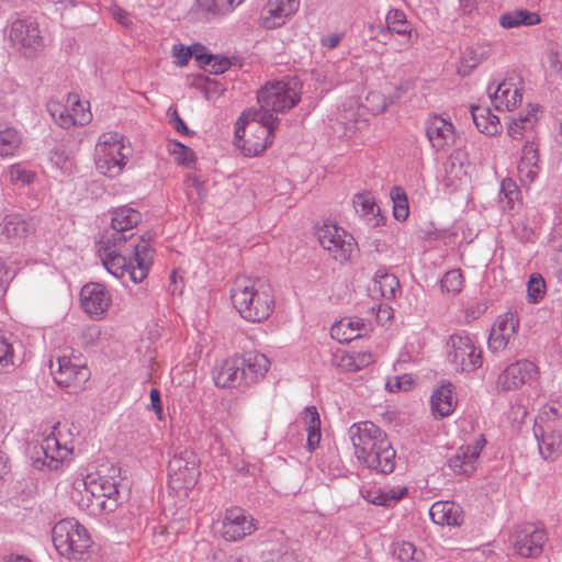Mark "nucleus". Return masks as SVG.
Listing matches in <instances>:
<instances>
[{
  "label": "nucleus",
  "instance_id": "nucleus-1",
  "mask_svg": "<svg viewBox=\"0 0 562 562\" xmlns=\"http://www.w3.org/2000/svg\"><path fill=\"white\" fill-rule=\"evenodd\" d=\"M302 85L296 78L268 82L257 93L260 109L245 110L235 125L236 136L241 138L245 133V123L254 121L261 132L262 140L249 143L246 151L250 155H261L272 143L274 130L279 124L276 113L291 110L301 100Z\"/></svg>",
  "mask_w": 562,
  "mask_h": 562
},
{
  "label": "nucleus",
  "instance_id": "nucleus-2",
  "mask_svg": "<svg viewBox=\"0 0 562 562\" xmlns=\"http://www.w3.org/2000/svg\"><path fill=\"white\" fill-rule=\"evenodd\" d=\"M99 254L108 272L122 279L123 283L126 277L134 283H140L153 263V249L148 240L130 244L100 240Z\"/></svg>",
  "mask_w": 562,
  "mask_h": 562
},
{
  "label": "nucleus",
  "instance_id": "nucleus-3",
  "mask_svg": "<svg viewBox=\"0 0 562 562\" xmlns=\"http://www.w3.org/2000/svg\"><path fill=\"white\" fill-rule=\"evenodd\" d=\"M119 481L120 469L114 465L76 480V488L81 495L79 506L91 515L114 512L119 506Z\"/></svg>",
  "mask_w": 562,
  "mask_h": 562
},
{
  "label": "nucleus",
  "instance_id": "nucleus-4",
  "mask_svg": "<svg viewBox=\"0 0 562 562\" xmlns=\"http://www.w3.org/2000/svg\"><path fill=\"white\" fill-rule=\"evenodd\" d=\"M231 299L239 315L248 322L266 321L274 310L272 286L259 278L236 277L231 289Z\"/></svg>",
  "mask_w": 562,
  "mask_h": 562
},
{
  "label": "nucleus",
  "instance_id": "nucleus-5",
  "mask_svg": "<svg viewBox=\"0 0 562 562\" xmlns=\"http://www.w3.org/2000/svg\"><path fill=\"white\" fill-rule=\"evenodd\" d=\"M79 434V426L74 422L68 419L57 422L41 442L44 459L37 458L34 460L33 465L36 469L47 467L50 471H58L63 468L64 463L72 459L75 442Z\"/></svg>",
  "mask_w": 562,
  "mask_h": 562
},
{
  "label": "nucleus",
  "instance_id": "nucleus-6",
  "mask_svg": "<svg viewBox=\"0 0 562 562\" xmlns=\"http://www.w3.org/2000/svg\"><path fill=\"white\" fill-rule=\"evenodd\" d=\"M2 33L7 46L23 57H33L44 47L38 23L32 16H11Z\"/></svg>",
  "mask_w": 562,
  "mask_h": 562
},
{
  "label": "nucleus",
  "instance_id": "nucleus-7",
  "mask_svg": "<svg viewBox=\"0 0 562 562\" xmlns=\"http://www.w3.org/2000/svg\"><path fill=\"white\" fill-rule=\"evenodd\" d=\"M130 149L125 147L124 136L117 132H105L99 136L94 148L97 170L108 177L119 176L128 159Z\"/></svg>",
  "mask_w": 562,
  "mask_h": 562
},
{
  "label": "nucleus",
  "instance_id": "nucleus-8",
  "mask_svg": "<svg viewBox=\"0 0 562 562\" xmlns=\"http://www.w3.org/2000/svg\"><path fill=\"white\" fill-rule=\"evenodd\" d=\"M52 538L58 553L67 559H80L92 544L88 530L74 518L58 521Z\"/></svg>",
  "mask_w": 562,
  "mask_h": 562
},
{
  "label": "nucleus",
  "instance_id": "nucleus-9",
  "mask_svg": "<svg viewBox=\"0 0 562 562\" xmlns=\"http://www.w3.org/2000/svg\"><path fill=\"white\" fill-rule=\"evenodd\" d=\"M447 348V358L457 371L472 373L483 364V350L477 339L465 331L450 335Z\"/></svg>",
  "mask_w": 562,
  "mask_h": 562
},
{
  "label": "nucleus",
  "instance_id": "nucleus-10",
  "mask_svg": "<svg viewBox=\"0 0 562 562\" xmlns=\"http://www.w3.org/2000/svg\"><path fill=\"white\" fill-rule=\"evenodd\" d=\"M348 436L352 443L355 456L359 462L373 464V452H384L386 434L372 422H360L352 424L348 429Z\"/></svg>",
  "mask_w": 562,
  "mask_h": 562
},
{
  "label": "nucleus",
  "instance_id": "nucleus-11",
  "mask_svg": "<svg viewBox=\"0 0 562 562\" xmlns=\"http://www.w3.org/2000/svg\"><path fill=\"white\" fill-rule=\"evenodd\" d=\"M168 462L169 481L175 488H190L200 476V460L196 453L184 447L173 448Z\"/></svg>",
  "mask_w": 562,
  "mask_h": 562
},
{
  "label": "nucleus",
  "instance_id": "nucleus-12",
  "mask_svg": "<svg viewBox=\"0 0 562 562\" xmlns=\"http://www.w3.org/2000/svg\"><path fill=\"white\" fill-rule=\"evenodd\" d=\"M142 221V214L126 205L111 211V227L104 232L100 240L116 244L139 243L145 240L142 237H135L134 229Z\"/></svg>",
  "mask_w": 562,
  "mask_h": 562
},
{
  "label": "nucleus",
  "instance_id": "nucleus-13",
  "mask_svg": "<svg viewBox=\"0 0 562 562\" xmlns=\"http://www.w3.org/2000/svg\"><path fill=\"white\" fill-rule=\"evenodd\" d=\"M317 238L321 246L338 261L351 259L357 251L353 236L335 223L323 224L317 231Z\"/></svg>",
  "mask_w": 562,
  "mask_h": 562
},
{
  "label": "nucleus",
  "instance_id": "nucleus-14",
  "mask_svg": "<svg viewBox=\"0 0 562 562\" xmlns=\"http://www.w3.org/2000/svg\"><path fill=\"white\" fill-rule=\"evenodd\" d=\"M540 378L539 367L530 360L520 359L509 363L497 376L496 389L501 392L520 390Z\"/></svg>",
  "mask_w": 562,
  "mask_h": 562
},
{
  "label": "nucleus",
  "instance_id": "nucleus-15",
  "mask_svg": "<svg viewBox=\"0 0 562 562\" xmlns=\"http://www.w3.org/2000/svg\"><path fill=\"white\" fill-rule=\"evenodd\" d=\"M56 368L52 363L50 369L55 382L68 393H78L83 390L90 378L89 369L83 364L74 363L70 358L63 356L57 358Z\"/></svg>",
  "mask_w": 562,
  "mask_h": 562
},
{
  "label": "nucleus",
  "instance_id": "nucleus-16",
  "mask_svg": "<svg viewBox=\"0 0 562 562\" xmlns=\"http://www.w3.org/2000/svg\"><path fill=\"white\" fill-rule=\"evenodd\" d=\"M254 517L240 507L227 508L221 521V536L224 540L236 542L256 531Z\"/></svg>",
  "mask_w": 562,
  "mask_h": 562
},
{
  "label": "nucleus",
  "instance_id": "nucleus-17",
  "mask_svg": "<svg viewBox=\"0 0 562 562\" xmlns=\"http://www.w3.org/2000/svg\"><path fill=\"white\" fill-rule=\"evenodd\" d=\"M426 136L436 151L449 150L457 140V131L449 117L432 114L425 122Z\"/></svg>",
  "mask_w": 562,
  "mask_h": 562
},
{
  "label": "nucleus",
  "instance_id": "nucleus-18",
  "mask_svg": "<svg viewBox=\"0 0 562 562\" xmlns=\"http://www.w3.org/2000/svg\"><path fill=\"white\" fill-rule=\"evenodd\" d=\"M547 540L546 530L535 525L521 526L514 532L512 538L516 553L524 558L540 554Z\"/></svg>",
  "mask_w": 562,
  "mask_h": 562
},
{
  "label": "nucleus",
  "instance_id": "nucleus-19",
  "mask_svg": "<svg viewBox=\"0 0 562 562\" xmlns=\"http://www.w3.org/2000/svg\"><path fill=\"white\" fill-rule=\"evenodd\" d=\"M299 8L300 0H268L260 11L259 24L267 30L280 27Z\"/></svg>",
  "mask_w": 562,
  "mask_h": 562
},
{
  "label": "nucleus",
  "instance_id": "nucleus-20",
  "mask_svg": "<svg viewBox=\"0 0 562 562\" xmlns=\"http://www.w3.org/2000/svg\"><path fill=\"white\" fill-rule=\"evenodd\" d=\"M487 91L492 104L498 111H512L522 99L519 81L516 78H505L501 82L491 83Z\"/></svg>",
  "mask_w": 562,
  "mask_h": 562
},
{
  "label": "nucleus",
  "instance_id": "nucleus-21",
  "mask_svg": "<svg viewBox=\"0 0 562 562\" xmlns=\"http://www.w3.org/2000/svg\"><path fill=\"white\" fill-rule=\"evenodd\" d=\"M519 327V318L513 312L499 315L491 329L488 349L496 353L505 350L509 341L516 336Z\"/></svg>",
  "mask_w": 562,
  "mask_h": 562
},
{
  "label": "nucleus",
  "instance_id": "nucleus-22",
  "mask_svg": "<svg viewBox=\"0 0 562 562\" xmlns=\"http://www.w3.org/2000/svg\"><path fill=\"white\" fill-rule=\"evenodd\" d=\"M486 443L483 436H480L473 443L461 446L456 453L448 459V467L459 475H470L476 470L479 457Z\"/></svg>",
  "mask_w": 562,
  "mask_h": 562
},
{
  "label": "nucleus",
  "instance_id": "nucleus-23",
  "mask_svg": "<svg viewBox=\"0 0 562 562\" xmlns=\"http://www.w3.org/2000/svg\"><path fill=\"white\" fill-rule=\"evenodd\" d=\"M82 310L92 318H101L109 310L112 297L101 283H88L80 292Z\"/></svg>",
  "mask_w": 562,
  "mask_h": 562
},
{
  "label": "nucleus",
  "instance_id": "nucleus-24",
  "mask_svg": "<svg viewBox=\"0 0 562 562\" xmlns=\"http://www.w3.org/2000/svg\"><path fill=\"white\" fill-rule=\"evenodd\" d=\"M32 231L31 221L20 213H8L0 223V236L12 245L22 244Z\"/></svg>",
  "mask_w": 562,
  "mask_h": 562
},
{
  "label": "nucleus",
  "instance_id": "nucleus-25",
  "mask_svg": "<svg viewBox=\"0 0 562 562\" xmlns=\"http://www.w3.org/2000/svg\"><path fill=\"white\" fill-rule=\"evenodd\" d=\"M385 24L393 35H398L402 40L398 42L402 49H408L417 40L418 34L413 24L407 20L406 14L398 9H391L385 15Z\"/></svg>",
  "mask_w": 562,
  "mask_h": 562
},
{
  "label": "nucleus",
  "instance_id": "nucleus-26",
  "mask_svg": "<svg viewBox=\"0 0 562 562\" xmlns=\"http://www.w3.org/2000/svg\"><path fill=\"white\" fill-rule=\"evenodd\" d=\"M431 520L440 526H461L464 520V514L460 505L454 502L439 501L431 505L429 509Z\"/></svg>",
  "mask_w": 562,
  "mask_h": 562
},
{
  "label": "nucleus",
  "instance_id": "nucleus-27",
  "mask_svg": "<svg viewBox=\"0 0 562 562\" xmlns=\"http://www.w3.org/2000/svg\"><path fill=\"white\" fill-rule=\"evenodd\" d=\"M239 357L225 359L214 371V382L220 387H237L245 384Z\"/></svg>",
  "mask_w": 562,
  "mask_h": 562
},
{
  "label": "nucleus",
  "instance_id": "nucleus-28",
  "mask_svg": "<svg viewBox=\"0 0 562 562\" xmlns=\"http://www.w3.org/2000/svg\"><path fill=\"white\" fill-rule=\"evenodd\" d=\"M539 105L530 104L517 116L512 117L507 127L508 135L514 139H521L528 133L533 132L539 122Z\"/></svg>",
  "mask_w": 562,
  "mask_h": 562
},
{
  "label": "nucleus",
  "instance_id": "nucleus-29",
  "mask_svg": "<svg viewBox=\"0 0 562 562\" xmlns=\"http://www.w3.org/2000/svg\"><path fill=\"white\" fill-rule=\"evenodd\" d=\"M239 360L243 362L240 366L245 385L263 378L270 367V360L260 352H247Z\"/></svg>",
  "mask_w": 562,
  "mask_h": 562
},
{
  "label": "nucleus",
  "instance_id": "nucleus-30",
  "mask_svg": "<svg viewBox=\"0 0 562 562\" xmlns=\"http://www.w3.org/2000/svg\"><path fill=\"white\" fill-rule=\"evenodd\" d=\"M368 324L359 317H344L330 327V336L341 344H347L367 331Z\"/></svg>",
  "mask_w": 562,
  "mask_h": 562
},
{
  "label": "nucleus",
  "instance_id": "nucleus-31",
  "mask_svg": "<svg viewBox=\"0 0 562 562\" xmlns=\"http://www.w3.org/2000/svg\"><path fill=\"white\" fill-rule=\"evenodd\" d=\"M352 204L356 213L369 226L378 227L384 223V217L380 215V207L370 192L357 193L353 196Z\"/></svg>",
  "mask_w": 562,
  "mask_h": 562
},
{
  "label": "nucleus",
  "instance_id": "nucleus-32",
  "mask_svg": "<svg viewBox=\"0 0 562 562\" xmlns=\"http://www.w3.org/2000/svg\"><path fill=\"white\" fill-rule=\"evenodd\" d=\"M457 401L453 396V385L443 382L436 387L430 397L431 412L435 416L443 418L453 413Z\"/></svg>",
  "mask_w": 562,
  "mask_h": 562
},
{
  "label": "nucleus",
  "instance_id": "nucleus-33",
  "mask_svg": "<svg viewBox=\"0 0 562 562\" xmlns=\"http://www.w3.org/2000/svg\"><path fill=\"white\" fill-rule=\"evenodd\" d=\"M535 438L538 442L539 453L543 460L555 461L562 457V434L548 431L536 427Z\"/></svg>",
  "mask_w": 562,
  "mask_h": 562
},
{
  "label": "nucleus",
  "instance_id": "nucleus-34",
  "mask_svg": "<svg viewBox=\"0 0 562 562\" xmlns=\"http://www.w3.org/2000/svg\"><path fill=\"white\" fill-rule=\"evenodd\" d=\"M493 52V47L488 43H476L464 48L460 58L458 68L459 74L468 76L482 61L487 59Z\"/></svg>",
  "mask_w": 562,
  "mask_h": 562
},
{
  "label": "nucleus",
  "instance_id": "nucleus-35",
  "mask_svg": "<svg viewBox=\"0 0 562 562\" xmlns=\"http://www.w3.org/2000/svg\"><path fill=\"white\" fill-rule=\"evenodd\" d=\"M517 170L524 183H531L538 177V148L533 142H526Z\"/></svg>",
  "mask_w": 562,
  "mask_h": 562
},
{
  "label": "nucleus",
  "instance_id": "nucleus-36",
  "mask_svg": "<svg viewBox=\"0 0 562 562\" xmlns=\"http://www.w3.org/2000/svg\"><path fill=\"white\" fill-rule=\"evenodd\" d=\"M407 493L406 487L371 488L362 492L363 498L373 505L391 507Z\"/></svg>",
  "mask_w": 562,
  "mask_h": 562
},
{
  "label": "nucleus",
  "instance_id": "nucleus-37",
  "mask_svg": "<svg viewBox=\"0 0 562 562\" xmlns=\"http://www.w3.org/2000/svg\"><path fill=\"white\" fill-rule=\"evenodd\" d=\"M498 21L504 29H515L537 25L541 22V16L539 13L527 9H514L503 13Z\"/></svg>",
  "mask_w": 562,
  "mask_h": 562
},
{
  "label": "nucleus",
  "instance_id": "nucleus-38",
  "mask_svg": "<svg viewBox=\"0 0 562 562\" xmlns=\"http://www.w3.org/2000/svg\"><path fill=\"white\" fill-rule=\"evenodd\" d=\"M471 115L476 128L486 135H495L501 128L498 117L491 109L483 105H472Z\"/></svg>",
  "mask_w": 562,
  "mask_h": 562
},
{
  "label": "nucleus",
  "instance_id": "nucleus-39",
  "mask_svg": "<svg viewBox=\"0 0 562 562\" xmlns=\"http://www.w3.org/2000/svg\"><path fill=\"white\" fill-rule=\"evenodd\" d=\"M562 424V397L552 400L542 405L538 412L535 420L536 427L543 429L546 432L549 430V424Z\"/></svg>",
  "mask_w": 562,
  "mask_h": 562
},
{
  "label": "nucleus",
  "instance_id": "nucleus-40",
  "mask_svg": "<svg viewBox=\"0 0 562 562\" xmlns=\"http://www.w3.org/2000/svg\"><path fill=\"white\" fill-rule=\"evenodd\" d=\"M373 291L386 300L395 299L400 292V282L395 274L379 269L373 279Z\"/></svg>",
  "mask_w": 562,
  "mask_h": 562
},
{
  "label": "nucleus",
  "instance_id": "nucleus-41",
  "mask_svg": "<svg viewBox=\"0 0 562 562\" xmlns=\"http://www.w3.org/2000/svg\"><path fill=\"white\" fill-rule=\"evenodd\" d=\"M304 419L306 422V447L310 452H313L321 441V420L319 414L315 406H307L304 409Z\"/></svg>",
  "mask_w": 562,
  "mask_h": 562
},
{
  "label": "nucleus",
  "instance_id": "nucleus-42",
  "mask_svg": "<svg viewBox=\"0 0 562 562\" xmlns=\"http://www.w3.org/2000/svg\"><path fill=\"white\" fill-rule=\"evenodd\" d=\"M373 457H375L373 464L363 463L368 469L382 474H390L394 471L396 452L389 439L386 440L384 452L381 453L379 450H375Z\"/></svg>",
  "mask_w": 562,
  "mask_h": 562
},
{
  "label": "nucleus",
  "instance_id": "nucleus-43",
  "mask_svg": "<svg viewBox=\"0 0 562 562\" xmlns=\"http://www.w3.org/2000/svg\"><path fill=\"white\" fill-rule=\"evenodd\" d=\"M22 144L21 133L13 127L0 128V157H12L18 154Z\"/></svg>",
  "mask_w": 562,
  "mask_h": 562
},
{
  "label": "nucleus",
  "instance_id": "nucleus-44",
  "mask_svg": "<svg viewBox=\"0 0 562 562\" xmlns=\"http://www.w3.org/2000/svg\"><path fill=\"white\" fill-rule=\"evenodd\" d=\"M393 554L403 562H423L425 558V553L409 541L395 542Z\"/></svg>",
  "mask_w": 562,
  "mask_h": 562
},
{
  "label": "nucleus",
  "instance_id": "nucleus-45",
  "mask_svg": "<svg viewBox=\"0 0 562 562\" xmlns=\"http://www.w3.org/2000/svg\"><path fill=\"white\" fill-rule=\"evenodd\" d=\"M167 150L180 166L191 167L194 164V151L178 140H170L167 145Z\"/></svg>",
  "mask_w": 562,
  "mask_h": 562
},
{
  "label": "nucleus",
  "instance_id": "nucleus-46",
  "mask_svg": "<svg viewBox=\"0 0 562 562\" xmlns=\"http://www.w3.org/2000/svg\"><path fill=\"white\" fill-rule=\"evenodd\" d=\"M67 102L77 125H85L91 121L92 114L89 110V102L80 101L77 94H69Z\"/></svg>",
  "mask_w": 562,
  "mask_h": 562
},
{
  "label": "nucleus",
  "instance_id": "nucleus-47",
  "mask_svg": "<svg viewBox=\"0 0 562 562\" xmlns=\"http://www.w3.org/2000/svg\"><path fill=\"white\" fill-rule=\"evenodd\" d=\"M245 0H200L203 10L214 15H225L235 10Z\"/></svg>",
  "mask_w": 562,
  "mask_h": 562
},
{
  "label": "nucleus",
  "instance_id": "nucleus-48",
  "mask_svg": "<svg viewBox=\"0 0 562 562\" xmlns=\"http://www.w3.org/2000/svg\"><path fill=\"white\" fill-rule=\"evenodd\" d=\"M49 161L63 175H70L72 172V159L63 145H58L50 150Z\"/></svg>",
  "mask_w": 562,
  "mask_h": 562
},
{
  "label": "nucleus",
  "instance_id": "nucleus-49",
  "mask_svg": "<svg viewBox=\"0 0 562 562\" xmlns=\"http://www.w3.org/2000/svg\"><path fill=\"white\" fill-rule=\"evenodd\" d=\"M54 121L63 128H70L77 125L68 105H64L57 101H50L47 105Z\"/></svg>",
  "mask_w": 562,
  "mask_h": 562
},
{
  "label": "nucleus",
  "instance_id": "nucleus-50",
  "mask_svg": "<svg viewBox=\"0 0 562 562\" xmlns=\"http://www.w3.org/2000/svg\"><path fill=\"white\" fill-rule=\"evenodd\" d=\"M390 194L393 202V214L395 218L406 220L409 214L406 192L401 187H394Z\"/></svg>",
  "mask_w": 562,
  "mask_h": 562
},
{
  "label": "nucleus",
  "instance_id": "nucleus-51",
  "mask_svg": "<svg viewBox=\"0 0 562 562\" xmlns=\"http://www.w3.org/2000/svg\"><path fill=\"white\" fill-rule=\"evenodd\" d=\"M101 339V328L95 324L86 325L78 333V341L86 349L97 347Z\"/></svg>",
  "mask_w": 562,
  "mask_h": 562
},
{
  "label": "nucleus",
  "instance_id": "nucleus-52",
  "mask_svg": "<svg viewBox=\"0 0 562 562\" xmlns=\"http://www.w3.org/2000/svg\"><path fill=\"white\" fill-rule=\"evenodd\" d=\"M8 179L13 184L29 186L34 181L35 175L22 164H13L7 170Z\"/></svg>",
  "mask_w": 562,
  "mask_h": 562
},
{
  "label": "nucleus",
  "instance_id": "nucleus-53",
  "mask_svg": "<svg viewBox=\"0 0 562 562\" xmlns=\"http://www.w3.org/2000/svg\"><path fill=\"white\" fill-rule=\"evenodd\" d=\"M442 292L456 295L463 288V276L461 270L453 269L445 273L440 281Z\"/></svg>",
  "mask_w": 562,
  "mask_h": 562
},
{
  "label": "nucleus",
  "instance_id": "nucleus-54",
  "mask_svg": "<svg viewBox=\"0 0 562 562\" xmlns=\"http://www.w3.org/2000/svg\"><path fill=\"white\" fill-rule=\"evenodd\" d=\"M196 59L201 64L207 65L211 71L216 75L225 72L232 65L227 57L218 55L201 54L196 55Z\"/></svg>",
  "mask_w": 562,
  "mask_h": 562
},
{
  "label": "nucleus",
  "instance_id": "nucleus-55",
  "mask_svg": "<svg viewBox=\"0 0 562 562\" xmlns=\"http://www.w3.org/2000/svg\"><path fill=\"white\" fill-rule=\"evenodd\" d=\"M371 361V356L358 352L356 355H342L339 366L347 371H359Z\"/></svg>",
  "mask_w": 562,
  "mask_h": 562
},
{
  "label": "nucleus",
  "instance_id": "nucleus-56",
  "mask_svg": "<svg viewBox=\"0 0 562 562\" xmlns=\"http://www.w3.org/2000/svg\"><path fill=\"white\" fill-rule=\"evenodd\" d=\"M501 193L504 195L506 200V204L504 209L513 210L515 206V202L520 199V190L516 182L509 178L504 179L501 183Z\"/></svg>",
  "mask_w": 562,
  "mask_h": 562
},
{
  "label": "nucleus",
  "instance_id": "nucleus-57",
  "mask_svg": "<svg viewBox=\"0 0 562 562\" xmlns=\"http://www.w3.org/2000/svg\"><path fill=\"white\" fill-rule=\"evenodd\" d=\"M544 280L540 276L532 274L527 284L528 299L531 303L539 302L544 294Z\"/></svg>",
  "mask_w": 562,
  "mask_h": 562
},
{
  "label": "nucleus",
  "instance_id": "nucleus-58",
  "mask_svg": "<svg viewBox=\"0 0 562 562\" xmlns=\"http://www.w3.org/2000/svg\"><path fill=\"white\" fill-rule=\"evenodd\" d=\"M252 123H255V122L249 121V122L245 123V133L241 138H239L235 135V137L238 139V142L244 140L241 148H243V151L245 153V155H247V156H251L250 154H248L246 151V147L250 145L249 143H256V142L262 140L261 132L258 130V127L256 125H252ZM252 156L255 157L256 155H252Z\"/></svg>",
  "mask_w": 562,
  "mask_h": 562
},
{
  "label": "nucleus",
  "instance_id": "nucleus-59",
  "mask_svg": "<svg viewBox=\"0 0 562 562\" xmlns=\"http://www.w3.org/2000/svg\"><path fill=\"white\" fill-rule=\"evenodd\" d=\"M443 171L446 175V184L452 186L456 179H460L464 173L461 164H458L452 156H450L443 165Z\"/></svg>",
  "mask_w": 562,
  "mask_h": 562
},
{
  "label": "nucleus",
  "instance_id": "nucleus-60",
  "mask_svg": "<svg viewBox=\"0 0 562 562\" xmlns=\"http://www.w3.org/2000/svg\"><path fill=\"white\" fill-rule=\"evenodd\" d=\"M13 348L8 339L0 334V369L4 370L14 364Z\"/></svg>",
  "mask_w": 562,
  "mask_h": 562
},
{
  "label": "nucleus",
  "instance_id": "nucleus-61",
  "mask_svg": "<svg viewBox=\"0 0 562 562\" xmlns=\"http://www.w3.org/2000/svg\"><path fill=\"white\" fill-rule=\"evenodd\" d=\"M413 384L411 375L403 374L387 380L385 386L390 392L407 391Z\"/></svg>",
  "mask_w": 562,
  "mask_h": 562
},
{
  "label": "nucleus",
  "instance_id": "nucleus-62",
  "mask_svg": "<svg viewBox=\"0 0 562 562\" xmlns=\"http://www.w3.org/2000/svg\"><path fill=\"white\" fill-rule=\"evenodd\" d=\"M172 55L176 58V65L183 67L188 64L189 59L193 55L192 47H186L181 44L175 45L172 48Z\"/></svg>",
  "mask_w": 562,
  "mask_h": 562
},
{
  "label": "nucleus",
  "instance_id": "nucleus-63",
  "mask_svg": "<svg viewBox=\"0 0 562 562\" xmlns=\"http://www.w3.org/2000/svg\"><path fill=\"white\" fill-rule=\"evenodd\" d=\"M370 32L372 33V38L376 40L378 42L386 45L393 33L389 31V26L385 25H370L369 26Z\"/></svg>",
  "mask_w": 562,
  "mask_h": 562
},
{
  "label": "nucleus",
  "instance_id": "nucleus-64",
  "mask_svg": "<svg viewBox=\"0 0 562 562\" xmlns=\"http://www.w3.org/2000/svg\"><path fill=\"white\" fill-rule=\"evenodd\" d=\"M551 69L562 78V52L551 49L548 54Z\"/></svg>",
  "mask_w": 562,
  "mask_h": 562
}]
</instances>
